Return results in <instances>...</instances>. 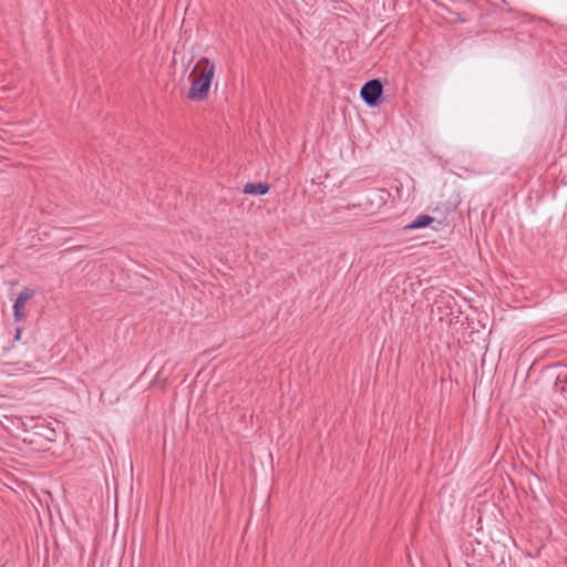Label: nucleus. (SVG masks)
<instances>
[{
    "label": "nucleus",
    "instance_id": "obj_5",
    "mask_svg": "<svg viewBox=\"0 0 567 567\" xmlns=\"http://www.w3.org/2000/svg\"><path fill=\"white\" fill-rule=\"evenodd\" d=\"M269 190V185L266 183H247L244 186V193L249 195H265Z\"/></svg>",
    "mask_w": 567,
    "mask_h": 567
},
{
    "label": "nucleus",
    "instance_id": "obj_7",
    "mask_svg": "<svg viewBox=\"0 0 567 567\" xmlns=\"http://www.w3.org/2000/svg\"><path fill=\"white\" fill-rule=\"evenodd\" d=\"M21 333H22V329L18 327V328L16 329V333H14L13 340H14V341H19V340H20V338H21Z\"/></svg>",
    "mask_w": 567,
    "mask_h": 567
},
{
    "label": "nucleus",
    "instance_id": "obj_2",
    "mask_svg": "<svg viewBox=\"0 0 567 567\" xmlns=\"http://www.w3.org/2000/svg\"><path fill=\"white\" fill-rule=\"evenodd\" d=\"M389 197L390 193L386 189L378 188L367 194L358 204H348L344 208H361L363 214L372 215L386 204Z\"/></svg>",
    "mask_w": 567,
    "mask_h": 567
},
{
    "label": "nucleus",
    "instance_id": "obj_6",
    "mask_svg": "<svg viewBox=\"0 0 567 567\" xmlns=\"http://www.w3.org/2000/svg\"><path fill=\"white\" fill-rule=\"evenodd\" d=\"M434 221V218L430 215H419L411 224H409L405 228L408 229H419L424 228L431 225Z\"/></svg>",
    "mask_w": 567,
    "mask_h": 567
},
{
    "label": "nucleus",
    "instance_id": "obj_4",
    "mask_svg": "<svg viewBox=\"0 0 567 567\" xmlns=\"http://www.w3.org/2000/svg\"><path fill=\"white\" fill-rule=\"evenodd\" d=\"M35 295L34 290L31 288H24L18 296L13 305V316L16 321H21L24 319V307L28 300H30Z\"/></svg>",
    "mask_w": 567,
    "mask_h": 567
},
{
    "label": "nucleus",
    "instance_id": "obj_1",
    "mask_svg": "<svg viewBox=\"0 0 567 567\" xmlns=\"http://www.w3.org/2000/svg\"><path fill=\"white\" fill-rule=\"evenodd\" d=\"M193 73L194 79L188 91V99L202 101L209 92L215 73V65L207 58H202L196 63Z\"/></svg>",
    "mask_w": 567,
    "mask_h": 567
},
{
    "label": "nucleus",
    "instance_id": "obj_3",
    "mask_svg": "<svg viewBox=\"0 0 567 567\" xmlns=\"http://www.w3.org/2000/svg\"><path fill=\"white\" fill-rule=\"evenodd\" d=\"M382 92L383 85L381 81L379 79H373L363 84L360 95L368 106L374 107L379 104Z\"/></svg>",
    "mask_w": 567,
    "mask_h": 567
}]
</instances>
